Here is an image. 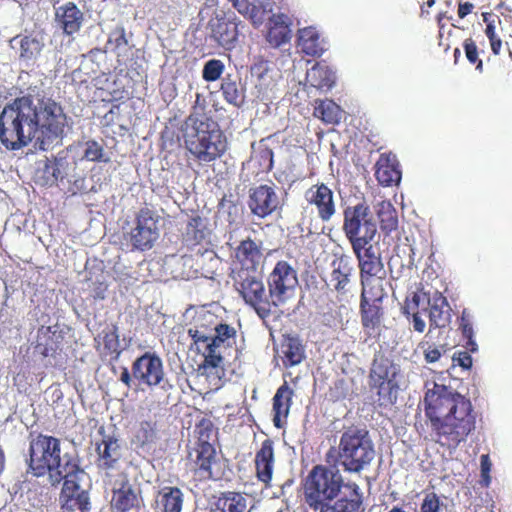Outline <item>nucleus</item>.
Returning <instances> with one entry per match:
<instances>
[{
    "label": "nucleus",
    "mask_w": 512,
    "mask_h": 512,
    "mask_svg": "<svg viewBox=\"0 0 512 512\" xmlns=\"http://www.w3.org/2000/svg\"><path fill=\"white\" fill-rule=\"evenodd\" d=\"M60 440L38 435L31 439L29 447V468L33 475L40 477L48 473L52 485L63 479Z\"/></svg>",
    "instance_id": "2"
},
{
    "label": "nucleus",
    "mask_w": 512,
    "mask_h": 512,
    "mask_svg": "<svg viewBox=\"0 0 512 512\" xmlns=\"http://www.w3.org/2000/svg\"><path fill=\"white\" fill-rule=\"evenodd\" d=\"M4 467V455L3 452L0 450V473L2 472Z\"/></svg>",
    "instance_id": "6"
},
{
    "label": "nucleus",
    "mask_w": 512,
    "mask_h": 512,
    "mask_svg": "<svg viewBox=\"0 0 512 512\" xmlns=\"http://www.w3.org/2000/svg\"><path fill=\"white\" fill-rule=\"evenodd\" d=\"M57 391H58L59 393H61V391H60V389H59V388H55L54 392H57Z\"/></svg>",
    "instance_id": "8"
},
{
    "label": "nucleus",
    "mask_w": 512,
    "mask_h": 512,
    "mask_svg": "<svg viewBox=\"0 0 512 512\" xmlns=\"http://www.w3.org/2000/svg\"><path fill=\"white\" fill-rule=\"evenodd\" d=\"M58 163H56L55 165H50V166H47V171L49 173H51L56 180H62L63 179V175L61 173V170L55 166H57Z\"/></svg>",
    "instance_id": "5"
},
{
    "label": "nucleus",
    "mask_w": 512,
    "mask_h": 512,
    "mask_svg": "<svg viewBox=\"0 0 512 512\" xmlns=\"http://www.w3.org/2000/svg\"><path fill=\"white\" fill-rule=\"evenodd\" d=\"M55 19L61 29L64 30V6L56 2L55 6Z\"/></svg>",
    "instance_id": "4"
},
{
    "label": "nucleus",
    "mask_w": 512,
    "mask_h": 512,
    "mask_svg": "<svg viewBox=\"0 0 512 512\" xmlns=\"http://www.w3.org/2000/svg\"><path fill=\"white\" fill-rule=\"evenodd\" d=\"M21 57L30 59L40 51V43L29 37L20 40Z\"/></svg>",
    "instance_id": "3"
},
{
    "label": "nucleus",
    "mask_w": 512,
    "mask_h": 512,
    "mask_svg": "<svg viewBox=\"0 0 512 512\" xmlns=\"http://www.w3.org/2000/svg\"><path fill=\"white\" fill-rule=\"evenodd\" d=\"M63 109L50 98L24 96L7 104L0 114V140L19 150L33 139L42 150L62 143Z\"/></svg>",
    "instance_id": "1"
},
{
    "label": "nucleus",
    "mask_w": 512,
    "mask_h": 512,
    "mask_svg": "<svg viewBox=\"0 0 512 512\" xmlns=\"http://www.w3.org/2000/svg\"><path fill=\"white\" fill-rule=\"evenodd\" d=\"M63 493H64V485H63V486H62V488H61L60 498L62 497Z\"/></svg>",
    "instance_id": "7"
}]
</instances>
